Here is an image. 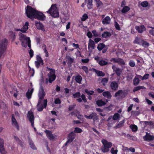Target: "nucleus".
<instances>
[{"instance_id": "1", "label": "nucleus", "mask_w": 154, "mask_h": 154, "mask_svg": "<svg viewBox=\"0 0 154 154\" xmlns=\"http://www.w3.org/2000/svg\"><path fill=\"white\" fill-rule=\"evenodd\" d=\"M19 39L22 42V46L26 47L28 46L29 47L31 48L30 40L29 37H26L24 35L20 33L19 34Z\"/></svg>"}, {"instance_id": "2", "label": "nucleus", "mask_w": 154, "mask_h": 154, "mask_svg": "<svg viewBox=\"0 0 154 154\" xmlns=\"http://www.w3.org/2000/svg\"><path fill=\"white\" fill-rule=\"evenodd\" d=\"M101 142L103 144V146L101 148V150L103 152H107L109 150V148H110L112 145V143L108 142L105 139H102L101 140Z\"/></svg>"}, {"instance_id": "3", "label": "nucleus", "mask_w": 154, "mask_h": 154, "mask_svg": "<svg viewBox=\"0 0 154 154\" xmlns=\"http://www.w3.org/2000/svg\"><path fill=\"white\" fill-rule=\"evenodd\" d=\"M36 11L35 9L29 6H27L26 9V13L27 17L32 19H34Z\"/></svg>"}, {"instance_id": "4", "label": "nucleus", "mask_w": 154, "mask_h": 154, "mask_svg": "<svg viewBox=\"0 0 154 154\" xmlns=\"http://www.w3.org/2000/svg\"><path fill=\"white\" fill-rule=\"evenodd\" d=\"M46 12L50 14L51 16L54 17H57L59 16V13L56 4L52 5L50 8Z\"/></svg>"}, {"instance_id": "5", "label": "nucleus", "mask_w": 154, "mask_h": 154, "mask_svg": "<svg viewBox=\"0 0 154 154\" xmlns=\"http://www.w3.org/2000/svg\"><path fill=\"white\" fill-rule=\"evenodd\" d=\"M48 78H46L45 80V82L47 84L48 82L51 83L54 81L56 79L55 71L52 69H50V72L48 74Z\"/></svg>"}, {"instance_id": "6", "label": "nucleus", "mask_w": 154, "mask_h": 154, "mask_svg": "<svg viewBox=\"0 0 154 154\" xmlns=\"http://www.w3.org/2000/svg\"><path fill=\"white\" fill-rule=\"evenodd\" d=\"M48 101L47 99L44 100L43 101H38L37 105V109L39 111H42L44 107H46Z\"/></svg>"}, {"instance_id": "7", "label": "nucleus", "mask_w": 154, "mask_h": 154, "mask_svg": "<svg viewBox=\"0 0 154 154\" xmlns=\"http://www.w3.org/2000/svg\"><path fill=\"white\" fill-rule=\"evenodd\" d=\"M8 41L6 39L4 38L2 40L0 44V53L4 52L7 48Z\"/></svg>"}, {"instance_id": "8", "label": "nucleus", "mask_w": 154, "mask_h": 154, "mask_svg": "<svg viewBox=\"0 0 154 154\" xmlns=\"http://www.w3.org/2000/svg\"><path fill=\"white\" fill-rule=\"evenodd\" d=\"M45 95V93L44 91L43 88L42 86H41L38 94L39 97L38 101H43V100Z\"/></svg>"}, {"instance_id": "9", "label": "nucleus", "mask_w": 154, "mask_h": 154, "mask_svg": "<svg viewBox=\"0 0 154 154\" xmlns=\"http://www.w3.org/2000/svg\"><path fill=\"white\" fill-rule=\"evenodd\" d=\"M45 15L42 12L37 10L34 18L43 20L45 19Z\"/></svg>"}, {"instance_id": "10", "label": "nucleus", "mask_w": 154, "mask_h": 154, "mask_svg": "<svg viewBox=\"0 0 154 154\" xmlns=\"http://www.w3.org/2000/svg\"><path fill=\"white\" fill-rule=\"evenodd\" d=\"M27 117L31 124V125L32 127L34 126V118L33 112L31 111H29L28 112Z\"/></svg>"}, {"instance_id": "11", "label": "nucleus", "mask_w": 154, "mask_h": 154, "mask_svg": "<svg viewBox=\"0 0 154 154\" xmlns=\"http://www.w3.org/2000/svg\"><path fill=\"white\" fill-rule=\"evenodd\" d=\"M144 140L150 141L153 140L154 137L153 135H151L147 132L146 133V135L143 137Z\"/></svg>"}, {"instance_id": "12", "label": "nucleus", "mask_w": 154, "mask_h": 154, "mask_svg": "<svg viewBox=\"0 0 154 154\" xmlns=\"http://www.w3.org/2000/svg\"><path fill=\"white\" fill-rule=\"evenodd\" d=\"M37 60L35 62V64L37 68H38L41 64L43 65V62L40 56L37 55L36 57Z\"/></svg>"}, {"instance_id": "13", "label": "nucleus", "mask_w": 154, "mask_h": 154, "mask_svg": "<svg viewBox=\"0 0 154 154\" xmlns=\"http://www.w3.org/2000/svg\"><path fill=\"white\" fill-rule=\"evenodd\" d=\"M85 117L88 119H93L94 122L98 120L97 116L95 113H92L88 116L85 115Z\"/></svg>"}, {"instance_id": "14", "label": "nucleus", "mask_w": 154, "mask_h": 154, "mask_svg": "<svg viewBox=\"0 0 154 154\" xmlns=\"http://www.w3.org/2000/svg\"><path fill=\"white\" fill-rule=\"evenodd\" d=\"M110 61L113 63H117L122 65L125 64V63L124 60L122 59L119 58H112L110 59Z\"/></svg>"}, {"instance_id": "15", "label": "nucleus", "mask_w": 154, "mask_h": 154, "mask_svg": "<svg viewBox=\"0 0 154 154\" xmlns=\"http://www.w3.org/2000/svg\"><path fill=\"white\" fill-rule=\"evenodd\" d=\"M95 47V44L94 41L90 39H89L88 48L89 51H92V50L94 49Z\"/></svg>"}, {"instance_id": "16", "label": "nucleus", "mask_w": 154, "mask_h": 154, "mask_svg": "<svg viewBox=\"0 0 154 154\" xmlns=\"http://www.w3.org/2000/svg\"><path fill=\"white\" fill-rule=\"evenodd\" d=\"M75 138V134L73 132H72L69 134L68 136V141L66 143L65 145H66L68 143H71Z\"/></svg>"}, {"instance_id": "17", "label": "nucleus", "mask_w": 154, "mask_h": 154, "mask_svg": "<svg viewBox=\"0 0 154 154\" xmlns=\"http://www.w3.org/2000/svg\"><path fill=\"white\" fill-rule=\"evenodd\" d=\"M3 142V139L0 138V152L2 154H6V152L4 149Z\"/></svg>"}, {"instance_id": "18", "label": "nucleus", "mask_w": 154, "mask_h": 154, "mask_svg": "<svg viewBox=\"0 0 154 154\" xmlns=\"http://www.w3.org/2000/svg\"><path fill=\"white\" fill-rule=\"evenodd\" d=\"M45 132L47 136L51 140H53L56 137V135L52 134L51 132L49 131L46 130L45 131Z\"/></svg>"}, {"instance_id": "19", "label": "nucleus", "mask_w": 154, "mask_h": 154, "mask_svg": "<svg viewBox=\"0 0 154 154\" xmlns=\"http://www.w3.org/2000/svg\"><path fill=\"white\" fill-rule=\"evenodd\" d=\"M12 124L13 126L16 128L17 130H19V126L16 120L14 117L13 115L12 116Z\"/></svg>"}, {"instance_id": "20", "label": "nucleus", "mask_w": 154, "mask_h": 154, "mask_svg": "<svg viewBox=\"0 0 154 154\" xmlns=\"http://www.w3.org/2000/svg\"><path fill=\"white\" fill-rule=\"evenodd\" d=\"M29 23L28 22H26L21 29V31L23 33H26L29 28Z\"/></svg>"}, {"instance_id": "21", "label": "nucleus", "mask_w": 154, "mask_h": 154, "mask_svg": "<svg viewBox=\"0 0 154 154\" xmlns=\"http://www.w3.org/2000/svg\"><path fill=\"white\" fill-rule=\"evenodd\" d=\"M110 86L112 90L116 91L118 88V84L115 81L112 82L110 83Z\"/></svg>"}, {"instance_id": "22", "label": "nucleus", "mask_w": 154, "mask_h": 154, "mask_svg": "<svg viewBox=\"0 0 154 154\" xmlns=\"http://www.w3.org/2000/svg\"><path fill=\"white\" fill-rule=\"evenodd\" d=\"M112 67V69L116 72L117 75L119 76L122 72V70L119 68H117L114 65H113Z\"/></svg>"}, {"instance_id": "23", "label": "nucleus", "mask_w": 154, "mask_h": 154, "mask_svg": "<svg viewBox=\"0 0 154 154\" xmlns=\"http://www.w3.org/2000/svg\"><path fill=\"white\" fill-rule=\"evenodd\" d=\"M111 19L109 16L106 17L102 20V22L103 24H109L110 23Z\"/></svg>"}, {"instance_id": "24", "label": "nucleus", "mask_w": 154, "mask_h": 154, "mask_svg": "<svg viewBox=\"0 0 154 154\" xmlns=\"http://www.w3.org/2000/svg\"><path fill=\"white\" fill-rule=\"evenodd\" d=\"M135 28L139 33H141L145 30V28L143 25L141 26H135Z\"/></svg>"}, {"instance_id": "25", "label": "nucleus", "mask_w": 154, "mask_h": 154, "mask_svg": "<svg viewBox=\"0 0 154 154\" xmlns=\"http://www.w3.org/2000/svg\"><path fill=\"white\" fill-rule=\"evenodd\" d=\"M35 24L37 28L38 29L44 30V26L42 23L39 22H35Z\"/></svg>"}, {"instance_id": "26", "label": "nucleus", "mask_w": 154, "mask_h": 154, "mask_svg": "<svg viewBox=\"0 0 154 154\" xmlns=\"http://www.w3.org/2000/svg\"><path fill=\"white\" fill-rule=\"evenodd\" d=\"M149 5V3L147 1H144L142 2H139L138 4V6L139 7L141 6L143 8L147 7Z\"/></svg>"}, {"instance_id": "27", "label": "nucleus", "mask_w": 154, "mask_h": 154, "mask_svg": "<svg viewBox=\"0 0 154 154\" xmlns=\"http://www.w3.org/2000/svg\"><path fill=\"white\" fill-rule=\"evenodd\" d=\"M34 91L33 88H32L31 90L28 89V91L26 93V97L28 99H30L31 97V96L32 92Z\"/></svg>"}, {"instance_id": "28", "label": "nucleus", "mask_w": 154, "mask_h": 154, "mask_svg": "<svg viewBox=\"0 0 154 154\" xmlns=\"http://www.w3.org/2000/svg\"><path fill=\"white\" fill-rule=\"evenodd\" d=\"M94 70L98 76H103L105 75L104 73L101 71L97 70L95 69H94Z\"/></svg>"}, {"instance_id": "29", "label": "nucleus", "mask_w": 154, "mask_h": 154, "mask_svg": "<svg viewBox=\"0 0 154 154\" xmlns=\"http://www.w3.org/2000/svg\"><path fill=\"white\" fill-rule=\"evenodd\" d=\"M106 102L102 100H99L96 102L97 104L99 106H102L106 104Z\"/></svg>"}, {"instance_id": "30", "label": "nucleus", "mask_w": 154, "mask_h": 154, "mask_svg": "<svg viewBox=\"0 0 154 154\" xmlns=\"http://www.w3.org/2000/svg\"><path fill=\"white\" fill-rule=\"evenodd\" d=\"M103 95L108 98H110L111 97L110 93L109 91L103 92Z\"/></svg>"}, {"instance_id": "31", "label": "nucleus", "mask_w": 154, "mask_h": 154, "mask_svg": "<svg viewBox=\"0 0 154 154\" xmlns=\"http://www.w3.org/2000/svg\"><path fill=\"white\" fill-rule=\"evenodd\" d=\"M130 10V8L129 7L127 6H124L123 7L121 11L123 13H125L128 11Z\"/></svg>"}, {"instance_id": "32", "label": "nucleus", "mask_w": 154, "mask_h": 154, "mask_svg": "<svg viewBox=\"0 0 154 154\" xmlns=\"http://www.w3.org/2000/svg\"><path fill=\"white\" fill-rule=\"evenodd\" d=\"M28 140H29V143L30 145V147L33 149H36V147L34 145L33 142L32 140L29 138L28 137Z\"/></svg>"}, {"instance_id": "33", "label": "nucleus", "mask_w": 154, "mask_h": 154, "mask_svg": "<svg viewBox=\"0 0 154 154\" xmlns=\"http://www.w3.org/2000/svg\"><path fill=\"white\" fill-rule=\"evenodd\" d=\"M123 94V91L122 90H119L115 93V96L116 97L122 96Z\"/></svg>"}, {"instance_id": "34", "label": "nucleus", "mask_w": 154, "mask_h": 154, "mask_svg": "<svg viewBox=\"0 0 154 154\" xmlns=\"http://www.w3.org/2000/svg\"><path fill=\"white\" fill-rule=\"evenodd\" d=\"M120 118V115L117 113H115L113 115L112 118L114 120H118Z\"/></svg>"}, {"instance_id": "35", "label": "nucleus", "mask_w": 154, "mask_h": 154, "mask_svg": "<svg viewBox=\"0 0 154 154\" xmlns=\"http://www.w3.org/2000/svg\"><path fill=\"white\" fill-rule=\"evenodd\" d=\"M110 35V33L108 32H104L102 35V37L104 38H107Z\"/></svg>"}, {"instance_id": "36", "label": "nucleus", "mask_w": 154, "mask_h": 154, "mask_svg": "<svg viewBox=\"0 0 154 154\" xmlns=\"http://www.w3.org/2000/svg\"><path fill=\"white\" fill-rule=\"evenodd\" d=\"M139 79L137 76H136L133 80L134 85H137L139 83Z\"/></svg>"}, {"instance_id": "37", "label": "nucleus", "mask_w": 154, "mask_h": 154, "mask_svg": "<svg viewBox=\"0 0 154 154\" xmlns=\"http://www.w3.org/2000/svg\"><path fill=\"white\" fill-rule=\"evenodd\" d=\"M140 45H141L142 46L144 47H146L149 46V44L146 42L142 40Z\"/></svg>"}, {"instance_id": "38", "label": "nucleus", "mask_w": 154, "mask_h": 154, "mask_svg": "<svg viewBox=\"0 0 154 154\" xmlns=\"http://www.w3.org/2000/svg\"><path fill=\"white\" fill-rule=\"evenodd\" d=\"M130 128L132 131L134 132H136L137 130V127L134 125H131L130 126Z\"/></svg>"}, {"instance_id": "39", "label": "nucleus", "mask_w": 154, "mask_h": 154, "mask_svg": "<svg viewBox=\"0 0 154 154\" xmlns=\"http://www.w3.org/2000/svg\"><path fill=\"white\" fill-rule=\"evenodd\" d=\"M88 3H87V7L89 9H91L92 7V0H88Z\"/></svg>"}, {"instance_id": "40", "label": "nucleus", "mask_w": 154, "mask_h": 154, "mask_svg": "<svg viewBox=\"0 0 154 154\" xmlns=\"http://www.w3.org/2000/svg\"><path fill=\"white\" fill-rule=\"evenodd\" d=\"M82 79V77L81 76L79 75L76 77L75 80L77 82L80 84L81 83Z\"/></svg>"}, {"instance_id": "41", "label": "nucleus", "mask_w": 154, "mask_h": 154, "mask_svg": "<svg viewBox=\"0 0 154 154\" xmlns=\"http://www.w3.org/2000/svg\"><path fill=\"white\" fill-rule=\"evenodd\" d=\"M42 48L45 54V56L47 57H48L49 54L48 51L46 50V45H43L42 46Z\"/></svg>"}, {"instance_id": "42", "label": "nucleus", "mask_w": 154, "mask_h": 154, "mask_svg": "<svg viewBox=\"0 0 154 154\" xmlns=\"http://www.w3.org/2000/svg\"><path fill=\"white\" fill-rule=\"evenodd\" d=\"M105 47V45L103 43L99 44L97 46V49L99 51L101 50Z\"/></svg>"}, {"instance_id": "43", "label": "nucleus", "mask_w": 154, "mask_h": 154, "mask_svg": "<svg viewBox=\"0 0 154 154\" xmlns=\"http://www.w3.org/2000/svg\"><path fill=\"white\" fill-rule=\"evenodd\" d=\"M99 64L100 66H104L108 64L107 61L104 60H100L99 62Z\"/></svg>"}, {"instance_id": "44", "label": "nucleus", "mask_w": 154, "mask_h": 154, "mask_svg": "<svg viewBox=\"0 0 154 154\" xmlns=\"http://www.w3.org/2000/svg\"><path fill=\"white\" fill-rule=\"evenodd\" d=\"M83 131L82 130L81 128H75L74 129V133H81Z\"/></svg>"}, {"instance_id": "45", "label": "nucleus", "mask_w": 154, "mask_h": 154, "mask_svg": "<svg viewBox=\"0 0 154 154\" xmlns=\"http://www.w3.org/2000/svg\"><path fill=\"white\" fill-rule=\"evenodd\" d=\"M142 39L136 38L135 40L134 41V43L140 45L142 41Z\"/></svg>"}, {"instance_id": "46", "label": "nucleus", "mask_w": 154, "mask_h": 154, "mask_svg": "<svg viewBox=\"0 0 154 154\" xmlns=\"http://www.w3.org/2000/svg\"><path fill=\"white\" fill-rule=\"evenodd\" d=\"M141 123L143 124L144 127H145L147 125H150L151 124V122L148 121H142Z\"/></svg>"}, {"instance_id": "47", "label": "nucleus", "mask_w": 154, "mask_h": 154, "mask_svg": "<svg viewBox=\"0 0 154 154\" xmlns=\"http://www.w3.org/2000/svg\"><path fill=\"white\" fill-rule=\"evenodd\" d=\"M124 122H125V120H123V121L120 122L116 125V128H119L121 127L122 126V125H123V123H124Z\"/></svg>"}, {"instance_id": "48", "label": "nucleus", "mask_w": 154, "mask_h": 154, "mask_svg": "<svg viewBox=\"0 0 154 154\" xmlns=\"http://www.w3.org/2000/svg\"><path fill=\"white\" fill-rule=\"evenodd\" d=\"M114 25L117 30H121L120 25L116 21H115L114 22Z\"/></svg>"}, {"instance_id": "49", "label": "nucleus", "mask_w": 154, "mask_h": 154, "mask_svg": "<svg viewBox=\"0 0 154 154\" xmlns=\"http://www.w3.org/2000/svg\"><path fill=\"white\" fill-rule=\"evenodd\" d=\"M85 91L88 95H92L94 93V91H89L87 89L85 90Z\"/></svg>"}, {"instance_id": "50", "label": "nucleus", "mask_w": 154, "mask_h": 154, "mask_svg": "<svg viewBox=\"0 0 154 154\" xmlns=\"http://www.w3.org/2000/svg\"><path fill=\"white\" fill-rule=\"evenodd\" d=\"M108 79L106 78H104L103 79L101 80V83L102 84L105 85H106V84L108 82Z\"/></svg>"}, {"instance_id": "51", "label": "nucleus", "mask_w": 154, "mask_h": 154, "mask_svg": "<svg viewBox=\"0 0 154 154\" xmlns=\"http://www.w3.org/2000/svg\"><path fill=\"white\" fill-rule=\"evenodd\" d=\"M8 34L13 39H14L15 38V33L12 31H10L9 32Z\"/></svg>"}, {"instance_id": "52", "label": "nucleus", "mask_w": 154, "mask_h": 154, "mask_svg": "<svg viewBox=\"0 0 154 154\" xmlns=\"http://www.w3.org/2000/svg\"><path fill=\"white\" fill-rule=\"evenodd\" d=\"M118 151L117 149L114 150V148L113 147L110 150V152L112 154H117Z\"/></svg>"}, {"instance_id": "53", "label": "nucleus", "mask_w": 154, "mask_h": 154, "mask_svg": "<svg viewBox=\"0 0 154 154\" xmlns=\"http://www.w3.org/2000/svg\"><path fill=\"white\" fill-rule=\"evenodd\" d=\"M88 15L85 14L82 16L81 18V20L82 21H85L88 18Z\"/></svg>"}, {"instance_id": "54", "label": "nucleus", "mask_w": 154, "mask_h": 154, "mask_svg": "<svg viewBox=\"0 0 154 154\" xmlns=\"http://www.w3.org/2000/svg\"><path fill=\"white\" fill-rule=\"evenodd\" d=\"M129 65L131 67H134L135 66V63L133 60H130L129 62Z\"/></svg>"}, {"instance_id": "55", "label": "nucleus", "mask_w": 154, "mask_h": 154, "mask_svg": "<svg viewBox=\"0 0 154 154\" xmlns=\"http://www.w3.org/2000/svg\"><path fill=\"white\" fill-rule=\"evenodd\" d=\"M66 59L70 62L72 63L74 61V59L71 57L67 55L66 57Z\"/></svg>"}, {"instance_id": "56", "label": "nucleus", "mask_w": 154, "mask_h": 154, "mask_svg": "<svg viewBox=\"0 0 154 154\" xmlns=\"http://www.w3.org/2000/svg\"><path fill=\"white\" fill-rule=\"evenodd\" d=\"M149 75V74L147 73L145 74L142 77V80H146L147 79Z\"/></svg>"}, {"instance_id": "57", "label": "nucleus", "mask_w": 154, "mask_h": 154, "mask_svg": "<svg viewBox=\"0 0 154 154\" xmlns=\"http://www.w3.org/2000/svg\"><path fill=\"white\" fill-rule=\"evenodd\" d=\"M80 95L81 94L79 92H77L73 95L74 98L79 97Z\"/></svg>"}, {"instance_id": "58", "label": "nucleus", "mask_w": 154, "mask_h": 154, "mask_svg": "<svg viewBox=\"0 0 154 154\" xmlns=\"http://www.w3.org/2000/svg\"><path fill=\"white\" fill-rule=\"evenodd\" d=\"M82 68L84 71L86 73H88V68L85 66H83Z\"/></svg>"}, {"instance_id": "59", "label": "nucleus", "mask_w": 154, "mask_h": 154, "mask_svg": "<svg viewBox=\"0 0 154 154\" xmlns=\"http://www.w3.org/2000/svg\"><path fill=\"white\" fill-rule=\"evenodd\" d=\"M75 104H73L72 105H70L69 106V111L72 110L75 107Z\"/></svg>"}, {"instance_id": "60", "label": "nucleus", "mask_w": 154, "mask_h": 154, "mask_svg": "<svg viewBox=\"0 0 154 154\" xmlns=\"http://www.w3.org/2000/svg\"><path fill=\"white\" fill-rule=\"evenodd\" d=\"M92 33L94 35L95 37H97L98 36V34L97 32L96 31V30H93L92 31Z\"/></svg>"}, {"instance_id": "61", "label": "nucleus", "mask_w": 154, "mask_h": 154, "mask_svg": "<svg viewBox=\"0 0 154 154\" xmlns=\"http://www.w3.org/2000/svg\"><path fill=\"white\" fill-rule=\"evenodd\" d=\"M81 97L82 100L84 102H86L87 101V100L86 99L85 96L84 94H82L81 95Z\"/></svg>"}, {"instance_id": "62", "label": "nucleus", "mask_w": 154, "mask_h": 154, "mask_svg": "<svg viewBox=\"0 0 154 154\" xmlns=\"http://www.w3.org/2000/svg\"><path fill=\"white\" fill-rule=\"evenodd\" d=\"M34 73V70L33 69H30L29 70V74L31 75L32 76H33Z\"/></svg>"}, {"instance_id": "63", "label": "nucleus", "mask_w": 154, "mask_h": 154, "mask_svg": "<svg viewBox=\"0 0 154 154\" xmlns=\"http://www.w3.org/2000/svg\"><path fill=\"white\" fill-rule=\"evenodd\" d=\"M87 36L90 38H91L92 37V33L90 32H88L87 33Z\"/></svg>"}, {"instance_id": "64", "label": "nucleus", "mask_w": 154, "mask_h": 154, "mask_svg": "<svg viewBox=\"0 0 154 154\" xmlns=\"http://www.w3.org/2000/svg\"><path fill=\"white\" fill-rule=\"evenodd\" d=\"M96 3L97 6V7H100L102 5V2L100 1V0H99V2H96Z\"/></svg>"}]
</instances>
